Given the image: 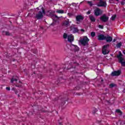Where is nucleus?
Wrapping results in <instances>:
<instances>
[{
  "label": "nucleus",
  "mask_w": 125,
  "mask_h": 125,
  "mask_svg": "<svg viewBox=\"0 0 125 125\" xmlns=\"http://www.w3.org/2000/svg\"><path fill=\"white\" fill-rule=\"evenodd\" d=\"M123 53H124V54H125V50H124L123 51Z\"/></svg>",
  "instance_id": "obj_35"
},
{
  "label": "nucleus",
  "mask_w": 125,
  "mask_h": 125,
  "mask_svg": "<svg viewBox=\"0 0 125 125\" xmlns=\"http://www.w3.org/2000/svg\"><path fill=\"white\" fill-rule=\"evenodd\" d=\"M70 30L73 32V33H77V32L79 31L78 28L77 27H74L73 26L70 27Z\"/></svg>",
  "instance_id": "obj_15"
},
{
  "label": "nucleus",
  "mask_w": 125,
  "mask_h": 125,
  "mask_svg": "<svg viewBox=\"0 0 125 125\" xmlns=\"http://www.w3.org/2000/svg\"><path fill=\"white\" fill-rule=\"evenodd\" d=\"M117 48H120V47H121V46H122V42H119L118 43L117 45H116Z\"/></svg>",
  "instance_id": "obj_22"
},
{
  "label": "nucleus",
  "mask_w": 125,
  "mask_h": 125,
  "mask_svg": "<svg viewBox=\"0 0 125 125\" xmlns=\"http://www.w3.org/2000/svg\"><path fill=\"white\" fill-rule=\"evenodd\" d=\"M109 2H110V3H111V0H109Z\"/></svg>",
  "instance_id": "obj_37"
},
{
  "label": "nucleus",
  "mask_w": 125,
  "mask_h": 125,
  "mask_svg": "<svg viewBox=\"0 0 125 125\" xmlns=\"http://www.w3.org/2000/svg\"><path fill=\"white\" fill-rule=\"evenodd\" d=\"M52 14H53V12L51 11H49L47 12V15H52Z\"/></svg>",
  "instance_id": "obj_23"
},
{
  "label": "nucleus",
  "mask_w": 125,
  "mask_h": 125,
  "mask_svg": "<svg viewBox=\"0 0 125 125\" xmlns=\"http://www.w3.org/2000/svg\"><path fill=\"white\" fill-rule=\"evenodd\" d=\"M62 26H64V27H69V26H70V21H69V20L64 21L62 22Z\"/></svg>",
  "instance_id": "obj_11"
},
{
  "label": "nucleus",
  "mask_w": 125,
  "mask_h": 125,
  "mask_svg": "<svg viewBox=\"0 0 125 125\" xmlns=\"http://www.w3.org/2000/svg\"><path fill=\"white\" fill-rule=\"evenodd\" d=\"M59 125H62L61 123H59Z\"/></svg>",
  "instance_id": "obj_39"
},
{
  "label": "nucleus",
  "mask_w": 125,
  "mask_h": 125,
  "mask_svg": "<svg viewBox=\"0 0 125 125\" xmlns=\"http://www.w3.org/2000/svg\"><path fill=\"white\" fill-rule=\"evenodd\" d=\"M70 46L73 49V50L75 52L79 51V50H80V48L77 45L71 44Z\"/></svg>",
  "instance_id": "obj_13"
},
{
  "label": "nucleus",
  "mask_w": 125,
  "mask_h": 125,
  "mask_svg": "<svg viewBox=\"0 0 125 125\" xmlns=\"http://www.w3.org/2000/svg\"><path fill=\"white\" fill-rule=\"evenodd\" d=\"M98 38L99 41H104L106 40V36H104L103 34L98 35Z\"/></svg>",
  "instance_id": "obj_12"
},
{
  "label": "nucleus",
  "mask_w": 125,
  "mask_h": 125,
  "mask_svg": "<svg viewBox=\"0 0 125 125\" xmlns=\"http://www.w3.org/2000/svg\"><path fill=\"white\" fill-rule=\"evenodd\" d=\"M106 41L107 42H111V41L113 40V38H112V37L107 36H105V39Z\"/></svg>",
  "instance_id": "obj_16"
},
{
  "label": "nucleus",
  "mask_w": 125,
  "mask_h": 125,
  "mask_svg": "<svg viewBox=\"0 0 125 125\" xmlns=\"http://www.w3.org/2000/svg\"><path fill=\"white\" fill-rule=\"evenodd\" d=\"M96 4L97 6L105 7L107 6V3L105 1H103L102 0H96Z\"/></svg>",
  "instance_id": "obj_1"
},
{
  "label": "nucleus",
  "mask_w": 125,
  "mask_h": 125,
  "mask_svg": "<svg viewBox=\"0 0 125 125\" xmlns=\"http://www.w3.org/2000/svg\"><path fill=\"white\" fill-rule=\"evenodd\" d=\"M101 20L102 21V22H107V21L109 20V17L105 15H104L101 17Z\"/></svg>",
  "instance_id": "obj_9"
},
{
  "label": "nucleus",
  "mask_w": 125,
  "mask_h": 125,
  "mask_svg": "<svg viewBox=\"0 0 125 125\" xmlns=\"http://www.w3.org/2000/svg\"><path fill=\"white\" fill-rule=\"evenodd\" d=\"M42 11H39V13L36 14V18H37V19H41V18H42V17H43V15L45 14L43 7H42Z\"/></svg>",
  "instance_id": "obj_2"
},
{
  "label": "nucleus",
  "mask_w": 125,
  "mask_h": 125,
  "mask_svg": "<svg viewBox=\"0 0 125 125\" xmlns=\"http://www.w3.org/2000/svg\"><path fill=\"white\" fill-rule=\"evenodd\" d=\"M94 14L95 16H99L100 15H101L102 14V11L100 10L99 8H97L94 10Z\"/></svg>",
  "instance_id": "obj_8"
},
{
  "label": "nucleus",
  "mask_w": 125,
  "mask_h": 125,
  "mask_svg": "<svg viewBox=\"0 0 125 125\" xmlns=\"http://www.w3.org/2000/svg\"><path fill=\"white\" fill-rule=\"evenodd\" d=\"M116 113L120 114V115H122V111L120 109H116Z\"/></svg>",
  "instance_id": "obj_24"
},
{
  "label": "nucleus",
  "mask_w": 125,
  "mask_h": 125,
  "mask_svg": "<svg viewBox=\"0 0 125 125\" xmlns=\"http://www.w3.org/2000/svg\"><path fill=\"white\" fill-rule=\"evenodd\" d=\"M125 1H122V2H121V4H122V5H124V4H125Z\"/></svg>",
  "instance_id": "obj_32"
},
{
  "label": "nucleus",
  "mask_w": 125,
  "mask_h": 125,
  "mask_svg": "<svg viewBox=\"0 0 125 125\" xmlns=\"http://www.w3.org/2000/svg\"><path fill=\"white\" fill-rule=\"evenodd\" d=\"M53 20L55 22H56L57 23H59V17H58L56 15H53Z\"/></svg>",
  "instance_id": "obj_14"
},
{
  "label": "nucleus",
  "mask_w": 125,
  "mask_h": 125,
  "mask_svg": "<svg viewBox=\"0 0 125 125\" xmlns=\"http://www.w3.org/2000/svg\"><path fill=\"white\" fill-rule=\"evenodd\" d=\"M91 37H92V38H94V37H95V32H92L91 33Z\"/></svg>",
  "instance_id": "obj_25"
},
{
  "label": "nucleus",
  "mask_w": 125,
  "mask_h": 125,
  "mask_svg": "<svg viewBox=\"0 0 125 125\" xmlns=\"http://www.w3.org/2000/svg\"><path fill=\"white\" fill-rule=\"evenodd\" d=\"M37 9H39V8H38V7L37 8Z\"/></svg>",
  "instance_id": "obj_42"
},
{
  "label": "nucleus",
  "mask_w": 125,
  "mask_h": 125,
  "mask_svg": "<svg viewBox=\"0 0 125 125\" xmlns=\"http://www.w3.org/2000/svg\"><path fill=\"white\" fill-rule=\"evenodd\" d=\"M87 2V3H88V4H89V5H90V6H92V5H93V4H92V1H88Z\"/></svg>",
  "instance_id": "obj_26"
},
{
  "label": "nucleus",
  "mask_w": 125,
  "mask_h": 125,
  "mask_svg": "<svg viewBox=\"0 0 125 125\" xmlns=\"http://www.w3.org/2000/svg\"><path fill=\"white\" fill-rule=\"evenodd\" d=\"M116 17H117V15H113L111 18V20H112V21H114V20H115L116 19Z\"/></svg>",
  "instance_id": "obj_21"
},
{
  "label": "nucleus",
  "mask_w": 125,
  "mask_h": 125,
  "mask_svg": "<svg viewBox=\"0 0 125 125\" xmlns=\"http://www.w3.org/2000/svg\"><path fill=\"white\" fill-rule=\"evenodd\" d=\"M110 87H114V86H115V84H114L113 83H111L110 84Z\"/></svg>",
  "instance_id": "obj_28"
},
{
  "label": "nucleus",
  "mask_w": 125,
  "mask_h": 125,
  "mask_svg": "<svg viewBox=\"0 0 125 125\" xmlns=\"http://www.w3.org/2000/svg\"><path fill=\"white\" fill-rule=\"evenodd\" d=\"M2 34L3 35H5V36H11V33L8 31H2Z\"/></svg>",
  "instance_id": "obj_19"
},
{
  "label": "nucleus",
  "mask_w": 125,
  "mask_h": 125,
  "mask_svg": "<svg viewBox=\"0 0 125 125\" xmlns=\"http://www.w3.org/2000/svg\"><path fill=\"white\" fill-rule=\"evenodd\" d=\"M120 75H121V70L113 71L111 74V75L113 77H115L116 76H120Z\"/></svg>",
  "instance_id": "obj_10"
},
{
  "label": "nucleus",
  "mask_w": 125,
  "mask_h": 125,
  "mask_svg": "<svg viewBox=\"0 0 125 125\" xmlns=\"http://www.w3.org/2000/svg\"><path fill=\"white\" fill-rule=\"evenodd\" d=\"M68 41L70 42H74V36H73V35L71 34L69 35H67V34L64 33L63 34V39H67Z\"/></svg>",
  "instance_id": "obj_4"
},
{
  "label": "nucleus",
  "mask_w": 125,
  "mask_h": 125,
  "mask_svg": "<svg viewBox=\"0 0 125 125\" xmlns=\"http://www.w3.org/2000/svg\"><path fill=\"white\" fill-rule=\"evenodd\" d=\"M56 12V13H59L60 14H63L64 13H66V12H65V11L63 10H59V9L57 10Z\"/></svg>",
  "instance_id": "obj_18"
},
{
  "label": "nucleus",
  "mask_w": 125,
  "mask_h": 125,
  "mask_svg": "<svg viewBox=\"0 0 125 125\" xmlns=\"http://www.w3.org/2000/svg\"><path fill=\"white\" fill-rule=\"evenodd\" d=\"M116 42V39H114L113 41V42Z\"/></svg>",
  "instance_id": "obj_34"
},
{
  "label": "nucleus",
  "mask_w": 125,
  "mask_h": 125,
  "mask_svg": "<svg viewBox=\"0 0 125 125\" xmlns=\"http://www.w3.org/2000/svg\"><path fill=\"white\" fill-rule=\"evenodd\" d=\"M119 55L118 56H117V58L119 60V62H120V63H121L122 66L123 67H125V62H124V60L123 58V57H122V56H123V54H122V52H119Z\"/></svg>",
  "instance_id": "obj_3"
},
{
  "label": "nucleus",
  "mask_w": 125,
  "mask_h": 125,
  "mask_svg": "<svg viewBox=\"0 0 125 125\" xmlns=\"http://www.w3.org/2000/svg\"><path fill=\"white\" fill-rule=\"evenodd\" d=\"M96 112H97V109L94 108V109L93 110V114H95V113H96Z\"/></svg>",
  "instance_id": "obj_27"
},
{
  "label": "nucleus",
  "mask_w": 125,
  "mask_h": 125,
  "mask_svg": "<svg viewBox=\"0 0 125 125\" xmlns=\"http://www.w3.org/2000/svg\"><path fill=\"white\" fill-rule=\"evenodd\" d=\"M80 31H81V32H82L83 33H84V32H85V30H84V29H81Z\"/></svg>",
  "instance_id": "obj_31"
},
{
  "label": "nucleus",
  "mask_w": 125,
  "mask_h": 125,
  "mask_svg": "<svg viewBox=\"0 0 125 125\" xmlns=\"http://www.w3.org/2000/svg\"><path fill=\"white\" fill-rule=\"evenodd\" d=\"M13 90H15V88H13Z\"/></svg>",
  "instance_id": "obj_36"
},
{
  "label": "nucleus",
  "mask_w": 125,
  "mask_h": 125,
  "mask_svg": "<svg viewBox=\"0 0 125 125\" xmlns=\"http://www.w3.org/2000/svg\"><path fill=\"white\" fill-rule=\"evenodd\" d=\"M15 92L16 94H17V92H16V91H15Z\"/></svg>",
  "instance_id": "obj_38"
},
{
  "label": "nucleus",
  "mask_w": 125,
  "mask_h": 125,
  "mask_svg": "<svg viewBox=\"0 0 125 125\" xmlns=\"http://www.w3.org/2000/svg\"><path fill=\"white\" fill-rule=\"evenodd\" d=\"M80 42L83 45H86L87 44V42H89V39H88L86 36H85L81 39Z\"/></svg>",
  "instance_id": "obj_5"
},
{
  "label": "nucleus",
  "mask_w": 125,
  "mask_h": 125,
  "mask_svg": "<svg viewBox=\"0 0 125 125\" xmlns=\"http://www.w3.org/2000/svg\"><path fill=\"white\" fill-rule=\"evenodd\" d=\"M117 1H119V0H116Z\"/></svg>",
  "instance_id": "obj_41"
},
{
  "label": "nucleus",
  "mask_w": 125,
  "mask_h": 125,
  "mask_svg": "<svg viewBox=\"0 0 125 125\" xmlns=\"http://www.w3.org/2000/svg\"><path fill=\"white\" fill-rule=\"evenodd\" d=\"M18 79V77L15 78V77L13 76V78L11 79V83H13V82H17Z\"/></svg>",
  "instance_id": "obj_20"
},
{
  "label": "nucleus",
  "mask_w": 125,
  "mask_h": 125,
  "mask_svg": "<svg viewBox=\"0 0 125 125\" xmlns=\"http://www.w3.org/2000/svg\"><path fill=\"white\" fill-rule=\"evenodd\" d=\"M89 18L92 22H95V21L96 20L95 19V18H94V16H93V15H89Z\"/></svg>",
  "instance_id": "obj_17"
},
{
  "label": "nucleus",
  "mask_w": 125,
  "mask_h": 125,
  "mask_svg": "<svg viewBox=\"0 0 125 125\" xmlns=\"http://www.w3.org/2000/svg\"><path fill=\"white\" fill-rule=\"evenodd\" d=\"M99 28H100V29H103V25H99Z\"/></svg>",
  "instance_id": "obj_29"
},
{
  "label": "nucleus",
  "mask_w": 125,
  "mask_h": 125,
  "mask_svg": "<svg viewBox=\"0 0 125 125\" xmlns=\"http://www.w3.org/2000/svg\"><path fill=\"white\" fill-rule=\"evenodd\" d=\"M91 12H90V11H88L87 12V14H90Z\"/></svg>",
  "instance_id": "obj_33"
},
{
  "label": "nucleus",
  "mask_w": 125,
  "mask_h": 125,
  "mask_svg": "<svg viewBox=\"0 0 125 125\" xmlns=\"http://www.w3.org/2000/svg\"><path fill=\"white\" fill-rule=\"evenodd\" d=\"M84 17L82 15H78L76 16V22L77 24H80V22H82L83 20Z\"/></svg>",
  "instance_id": "obj_7"
},
{
  "label": "nucleus",
  "mask_w": 125,
  "mask_h": 125,
  "mask_svg": "<svg viewBox=\"0 0 125 125\" xmlns=\"http://www.w3.org/2000/svg\"><path fill=\"white\" fill-rule=\"evenodd\" d=\"M6 89L7 90L9 91V90H10V87H6Z\"/></svg>",
  "instance_id": "obj_30"
},
{
  "label": "nucleus",
  "mask_w": 125,
  "mask_h": 125,
  "mask_svg": "<svg viewBox=\"0 0 125 125\" xmlns=\"http://www.w3.org/2000/svg\"><path fill=\"white\" fill-rule=\"evenodd\" d=\"M108 47H109V44H106L103 46V48L102 49V52L103 54H104V55L108 54V53L110 52V51L108 50Z\"/></svg>",
  "instance_id": "obj_6"
},
{
  "label": "nucleus",
  "mask_w": 125,
  "mask_h": 125,
  "mask_svg": "<svg viewBox=\"0 0 125 125\" xmlns=\"http://www.w3.org/2000/svg\"><path fill=\"white\" fill-rule=\"evenodd\" d=\"M16 86H17V87H18V86H18V85H16Z\"/></svg>",
  "instance_id": "obj_40"
}]
</instances>
